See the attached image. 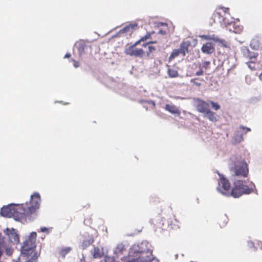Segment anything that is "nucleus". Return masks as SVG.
Returning <instances> with one entry per match:
<instances>
[{"mask_svg":"<svg viewBox=\"0 0 262 262\" xmlns=\"http://www.w3.org/2000/svg\"><path fill=\"white\" fill-rule=\"evenodd\" d=\"M253 191L252 187L246 185V182L243 180H235L231 189V196L238 198L244 194H250Z\"/></svg>","mask_w":262,"mask_h":262,"instance_id":"nucleus-1","label":"nucleus"},{"mask_svg":"<svg viewBox=\"0 0 262 262\" xmlns=\"http://www.w3.org/2000/svg\"><path fill=\"white\" fill-rule=\"evenodd\" d=\"M230 170L233 176L244 178L247 177L249 172L248 164L245 161L237 162Z\"/></svg>","mask_w":262,"mask_h":262,"instance_id":"nucleus-2","label":"nucleus"},{"mask_svg":"<svg viewBox=\"0 0 262 262\" xmlns=\"http://www.w3.org/2000/svg\"><path fill=\"white\" fill-rule=\"evenodd\" d=\"M14 212L13 217L16 221L25 220L31 215L30 211L28 210L25 204L15 205Z\"/></svg>","mask_w":262,"mask_h":262,"instance_id":"nucleus-3","label":"nucleus"},{"mask_svg":"<svg viewBox=\"0 0 262 262\" xmlns=\"http://www.w3.org/2000/svg\"><path fill=\"white\" fill-rule=\"evenodd\" d=\"M190 46L189 41H183L180 44V49H174L171 52L168 58V61H172L174 58L178 57L180 54L183 56H185L187 53L188 52V47Z\"/></svg>","mask_w":262,"mask_h":262,"instance_id":"nucleus-4","label":"nucleus"},{"mask_svg":"<svg viewBox=\"0 0 262 262\" xmlns=\"http://www.w3.org/2000/svg\"><path fill=\"white\" fill-rule=\"evenodd\" d=\"M36 248V244L34 241L31 239H26L21 247V253L24 255L29 256H32L35 254L36 256L37 253L35 251Z\"/></svg>","mask_w":262,"mask_h":262,"instance_id":"nucleus-5","label":"nucleus"},{"mask_svg":"<svg viewBox=\"0 0 262 262\" xmlns=\"http://www.w3.org/2000/svg\"><path fill=\"white\" fill-rule=\"evenodd\" d=\"M40 203V196L38 193L36 192L32 194L29 203H26L27 208L30 211L31 214L36 211L39 208Z\"/></svg>","mask_w":262,"mask_h":262,"instance_id":"nucleus-6","label":"nucleus"},{"mask_svg":"<svg viewBox=\"0 0 262 262\" xmlns=\"http://www.w3.org/2000/svg\"><path fill=\"white\" fill-rule=\"evenodd\" d=\"M138 45V43H136V42H135L132 46L126 48L124 51L125 54L130 56L139 57H143L145 54V52L142 49H138L136 48V47Z\"/></svg>","mask_w":262,"mask_h":262,"instance_id":"nucleus-7","label":"nucleus"},{"mask_svg":"<svg viewBox=\"0 0 262 262\" xmlns=\"http://www.w3.org/2000/svg\"><path fill=\"white\" fill-rule=\"evenodd\" d=\"M222 188L218 187L217 190L222 194L227 196H231V189L230 190V183L228 180L223 176H220Z\"/></svg>","mask_w":262,"mask_h":262,"instance_id":"nucleus-8","label":"nucleus"},{"mask_svg":"<svg viewBox=\"0 0 262 262\" xmlns=\"http://www.w3.org/2000/svg\"><path fill=\"white\" fill-rule=\"evenodd\" d=\"M194 103L197 111L200 113H204L209 109V103L200 99H194Z\"/></svg>","mask_w":262,"mask_h":262,"instance_id":"nucleus-9","label":"nucleus"},{"mask_svg":"<svg viewBox=\"0 0 262 262\" xmlns=\"http://www.w3.org/2000/svg\"><path fill=\"white\" fill-rule=\"evenodd\" d=\"M15 205H10L4 206L1 209V214L3 216L13 217Z\"/></svg>","mask_w":262,"mask_h":262,"instance_id":"nucleus-10","label":"nucleus"},{"mask_svg":"<svg viewBox=\"0 0 262 262\" xmlns=\"http://www.w3.org/2000/svg\"><path fill=\"white\" fill-rule=\"evenodd\" d=\"M91 252L94 258H101L104 254L103 248L101 247H94Z\"/></svg>","mask_w":262,"mask_h":262,"instance_id":"nucleus-11","label":"nucleus"},{"mask_svg":"<svg viewBox=\"0 0 262 262\" xmlns=\"http://www.w3.org/2000/svg\"><path fill=\"white\" fill-rule=\"evenodd\" d=\"M6 234L8 235L10 241L13 243H18L19 242L18 236L14 229L9 230L7 229Z\"/></svg>","mask_w":262,"mask_h":262,"instance_id":"nucleus-12","label":"nucleus"},{"mask_svg":"<svg viewBox=\"0 0 262 262\" xmlns=\"http://www.w3.org/2000/svg\"><path fill=\"white\" fill-rule=\"evenodd\" d=\"M165 110L172 114L180 115V110L174 105L167 104L165 107Z\"/></svg>","mask_w":262,"mask_h":262,"instance_id":"nucleus-13","label":"nucleus"},{"mask_svg":"<svg viewBox=\"0 0 262 262\" xmlns=\"http://www.w3.org/2000/svg\"><path fill=\"white\" fill-rule=\"evenodd\" d=\"M202 51L204 53L211 54L214 51V48L210 42H207L202 47Z\"/></svg>","mask_w":262,"mask_h":262,"instance_id":"nucleus-14","label":"nucleus"},{"mask_svg":"<svg viewBox=\"0 0 262 262\" xmlns=\"http://www.w3.org/2000/svg\"><path fill=\"white\" fill-rule=\"evenodd\" d=\"M167 73L171 78H176L179 76L177 68L167 66Z\"/></svg>","mask_w":262,"mask_h":262,"instance_id":"nucleus-15","label":"nucleus"},{"mask_svg":"<svg viewBox=\"0 0 262 262\" xmlns=\"http://www.w3.org/2000/svg\"><path fill=\"white\" fill-rule=\"evenodd\" d=\"M257 56V53L251 52L249 50H247L244 53V56L248 60V61H256Z\"/></svg>","mask_w":262,"mask_h":262,"instance_id":"nucleus-16","label":"nucleus"},{"mask_svg":"<svg viewBox=\"0 0 262 262\" xmlns=\"http://www.w3.org/2000/svg\"><path fill=\"white\" fill-rule=\"evenodd\" d=\"M153 224L156 230L158 229H161L162 230L164 229V220L160 217L154 220L153 221Z\"/></svg>","mask_w":262,"mask_h":262,"instance_id":"nucleus-17","label":"nucleus"},{"mask_svg":"<svg viewBox=\"0 0 262 262\" xmlns=\"http://www.w3.org/2000/svg\"><path fill=\"white\" fill-rule=\"evenodd\" d=\"M205 117H207L210 121L212 122H216L217 121V117L215 113L209 109L205 112Z\"/></svg>","mask_w":262,"mask_h":262,"instance_id":"nucleus-18","label":"nucleus"},{"mask_svg":"<svg viewBox=\"0 0 262 262\" xmlns=\"http://www.w3.org/2000/svg\"><path fill=\"white\" fill-rule=\"evenodd\" d=\"M138 26L137 24H130L124 27L122 30H121L120 32L122 33H132L135 28H137Z\"/></svg>","mask_w":262,"mask_h":262,"instance_id":"nucleus-19","label":"nucleus"},{"mask_svg":"<svg viewBox=\"0 0 262 262\" xmlns=\"http://www.w3.org/2000/svg\"><path fill=\"white\" fill-rule=\"evenodd\" d=\"M72 250V248L71 247H64L62 248L59 251L58 254L62 258H64L66 255L70 252V251Z\"/></svg>","mask_w":262,"mask_h":262,"instance_id":"nucleus-20","label":"nucleus"},{"mask_svg":"<svg viewBox=\"0 0 262 262\" xmlns=\"http://www.w3.org/2000/svg\"><path fill=\"white\" fill-rule=\"evenodd\" d=\"M154 33V32H147L146 34L143 36H142L140 39L137 40L136 43L140 44L141 42L145 41L148 39L151 38V35Z\"/></svg>","mask_w":262,"mask_h":262,"instance_id":"nucleus-21","label":"nucleus"},{"mask_svg":"<svg viewBox=\"0 0 262 262\" xmlns=\"http://www.w3.org/2000/svg\"><path fill=\"white\" fill-rule=\"evenodd\" d=\"M86 48V45L83 42H79L78 44L77 50L80 56H81L84 53V50Z\"/></svg>","mask_w":262,"mask_h":262,"instance_id":"nucleus-22","label":"nucleus"},{"mask_svg":"<svg viewBox=\"0 0 262 262\" xmlns=\"http://www.w3.org/2000/svg\"><path fill=\"white\" fill-rule=\"evenodd\" d=\"M125 250V247L122 244L117 245L115 250V253L116 254H122Z\"/></svg>","mask_w":262,"mask_h":262,"instance_id":"nucleus-23","label":"nucleus"},{"mask_svg":"<svg viewBox=\"0 0 262 262\" xmlns=\"http://www.w3.org/2000/svg\"><path fill=\"white\" fill-rule=\"evenodd\" d=\"M246 64L249 69L252 70H255L257 69L256 64H258V63L256 61H248L246 62Z\"/></svg>","mask_w":262,"mask_h":262,"instance_id":"nucleus-24","label":"nucleus"},{"mask_svg":"<svg viewBox=\"0 0 262 262\" xmlns=\"http://www.w3.org/2000/svg\"><path fill=\"white\" fill-rule=\"evenodd\" d=\"M151 45L152 44L149 45V46H148V51H147L146 53L147 56L148 57L150 56V53L155 52L156 50V48Z\"/></svg>","mask_w":262,"mask_h":262,"instance_id":"nucleus-25","label":"nucleus"},{"mask_svg":"<svg viewBox=\"0 0 262 262\" xmlns=\"http://www.w3.org/2000/svg\"><path fill=\"white\" fill-rule=\"evenodd\" d=\"M209 103L211 105L212 107L215 111L219 110L221 107L220 105L217 103L212 101H210Z\"/></svg>","mask_w":262,"mask_h":262,"instance_id":"nucleus-26","label":"nucleus"},{"mask_svg":"<svg viewBox=\"0 0 262 262\" xmlns=\"http://www.w3.org/2000/svg\"><path fill=\"white\" fill-rule=\"evenodd\" d=\"M37 234L35 232H32L30 237L27 239H31L34 241V243H36V239Z\"/></svg>","mask_w":262,"mask_h":262,"instance_id":"nucleus-27","label":"nucleus"},{"mask_svg":"<svg viewBox=\"0 0 262 262\" xmlns=\"http://www.w3.org/2000/svg\"><path fill=\"white\" fill-rule=\"evenodd\" d=\"M5 252L8 255L10 256L12 255L13 253V250L11 248L7 247L5 249Z\"/></svg>","mask_w":262,"mask_h":262,"instance_id":"nucleus-28","label":"nucleus"},{"mask_svg":"<svg viewBox=\"0 0 262 262\" xmlns=\"http://www.w3.org/2000/svg\"><path fill=\"white\" fill-rule=\"evenodd\" d=\"M210 62L209 61H205L203 63L202 67L205 69L209 68Z\"/></svg>","mask_w":262,"mask_h":262,"instance_id":"nucleus-29","label":"nucleus"},{"mask_svg":"<svg viewBox=\"0 0 262 262\" xmlns=\"http://www.w3.org/2000/svg\"><path fill=\"white\" fill-rule=\"evenodd\" d=\"M240 128L243 130V131L245 133H247V132L251 131V129L250 128L246 127L243 126H241Z\"/></svg>","mask_w":262,"mask_h":262,"instance_id":"nucleus-30","label":"nucleus"},{"mask_svg":"<svg viewBox=\"0 0 262 262\" xmlns=\"http://www.w3.org/2000/svg\"><path fill=\"white\" fill-rule=\"evenodd\" d=\"M4 242L3 238L2 239H0V257L1 256L2 254V250L4 246Z\"/></svg>","mask_w":262,"mask_h":262,"instance_id":"nucleus-31","label":"nucleus"},{"mask_svg":"<svg viewBox=\"0 0 262 262\" xmlns=\"http://www.w3.org/2000/svg\"><path fill=\"white\" fill-rule=\"evenodd\" d=\"M157 43V41H149V42H146L145 43H143L142 45V46L144 47H145L147 46H148L149 45H151V44H153V43Z\"/></svg>","mask_w":262,"mask_h":262,"instance_id":"nucleus-32","label":"nucleus"},{"mask_svg":"<svg viewBox=\"0 0 262 262\" xmlns=\"http://www.w3.org/2000/svg\"><path fill=\"white\" fill-rule=\"evenodd\" d=\"M197 80H198V79H197L196 78H194V79H191V81L192 82H193L194 84H195V85H196L199 86V85H201V83H200V82H198V81H196Z\"/></svg>","mask_w":262,"mask_h":262,"instance_id":"nucleus-33","label":"nucleus"},{"mask_svg":"<svg viewBox=\"0 0 262 262\" xmlns=\"http://www.w3.org/2000/svg\"><path fill=\"white\" fill-rule=\"evenodd\" d=\"M72 61L73 62V66L75 68H78L79 66V63L78 61L75 60L74 59H72Z\"/></svg>","mask_w":262,"mask_h":262,"instance_id":"nucleus-34","label":"nucleus"},{"mask_svg":"<svg viewBox=\"0 0 262 262\" xmlns=\"http://www.w3.org/2000/svg\"><path fill=\"white\" fill-rule=\"evenodd\" d=\"M248 246L250 248H254V243L253 242H251V241H250L248 243Z\"/></svg>","mask_w":262,"mask_h":262,"instance_id":"nucleus-35","label":"nucleus"},{"mask_svg":"<svg viewBox=\"0 0 262 262\" xmlns=\"http://www.w3.org/2000/svg\"><path fill=\"white\" fill-rule=\"evenodd\" d=\"M203 70H200V71H198L196 73V75L200 76V75H203Z\"/></svg>","mask_w":262,"mask_h":262,"instance_id":"nucleus-36","label":"nucleus"},{"mask_svg":"<svg viewBox=\"0 0 262 262\" xmlns=\"http://www.w3.org/2000/svg\"><path fill=\"white\" fill-rule=\"evenodd\" d=\"M236 139L238 140V141L240 142L243 140V137L242 135L237 136Z\"/></svg>","mask_w":262,"mask_h":262,"instance_id":"nucleus-37","label":"nucleus"},{"mask_svg":"<svg viewBox=\"0 0 262 262\" xmlns=\"http://www.w3.org/2000/svg\"><path fill=\"white\" fill-rule=\"evenodd\" d=\"M71 56V55L70 53H67L65 55L64 58H70Z\"/></svg>","mask_w":262,"mask_h":262,"instance_id":"nucleus-38","label":"nucleus"},{"mask_svg":"<svg viewBox=\"0 0 262 262\" xmlns=\"http://www.w3.org/2000/svg\"><path fill=\"white\" fill-rule=\"evenodd\" d=\"M220 14H219V13H215V14H213V16L214 18H215V17H220Z\"/></svg>","mask_w":262,"mask_h":262,"instance_id":"nucleus-39","label":"nucleus"},{"mask_svg":"<svg viewBox=\"0 0 262 262\" xmlns=\"http://www.w3.org/2000/svg\"><path fill=\"white\" fill-rule=\"evenodd\" d=\"M256 41V40L255 39H253L251 42V45H253L254 47H255V42Z\"/></svg>","mask_w":262,"mask_h":262,"instance_id":"nucleus-40","label":"nucleus"},{"mask_svg":"<svg viewBox=\"0 0 262 262\" xmlns=\"http://www.w3.org/2000/svg\"><path fill=\"white\" fill-rule=\"evenodd\" d=\"M47 230V229L45 227L41 228V231L42 232H44Z\"/></svg>","mask_w":262,"mask_h":262,"instance_id":"nucleus-41","label":"nucleus"},{"mask_svg":"<svg viewBox=\"0 0 262 262\" xmlns=\"http://www.w3.org/2000/svg\"><path fill=\"white\" fill-rule=\"evenodd\" d=\"M148 103L152 104L154 106L155 105V103L154 101H151L148 102Z\"/></svg>","mask_w":262,"mask_h":262,"instance_id":"nucleus-42","label":"nucleus"},{"mask_svg":"<svg viewBox=\"0 0 262 262\" xmlns=\"http://www.w3.org/2000/svg\"><path fill=\"white\" fill-rule=\"evenodd\" d=\"M93 241L89 240V241H88V245H90L91 244H92V243H93Z\"/></svg>","mask_w":262,"mask_h":262,"instance_id":"nucleus-43","label":"nucleus"},{"mask_svg":"<svg viewBox=\"0 0 262 262\" xmlns=\"http://www.w3.org/2000/svg\"><path fill=\"white\" fill-rule=\"evenodd\" d=\"M259 78L261 80H262V73L259 75Z\"/></svg>","mask_w":262,"mask_h":262,"instance_id":"nucleus-44","label":"nucleus"},{"mask_svg":"<svg viewBox=\"0 0 262 262\" xmlns=\"http://www.w3.org/2000/svg\"><path fill=\"white\" fill-rule=\"evenodd\" d=\"M221 221H222V220H220V222H219V225H220V226H222V225H221Z\"/></svg>","mask_w":262,"mask_h":262,"instance_id":"nucleus-45","label":"nucleus"},{"mask_svg":"<svg viewBox=\"0 0 262 262\" xmlns=\"http://www.w3.org/2000/svg\"><path fill=\"white\" fill-rule=\"evenodd\" d=\"M177 226L178 227V228H180L179 224H177Z\"/></svg>","mask_w":262,"mask_h":262,"instance_id":"nucleus-46","label":"nucleus"},{"mask_svg":"<svg viewBox=\"0 0 262 262\" xmlns=\"http://www.w3.org/2000/svg\"><path fill=\"white\" fill-rule=\"evenodd\" d=\"M175 221H176V222H179L177 221V219H175Z\"/></svg>","mask_w":262,"mask_h":262,"instance_id":"nucleus-47","label":"nucleus"},{"mask_svg":"<svg viewBox=\"0 0 262 262\" xmlns=\"http://www.w3.org/2000/svg\"><path fill=\"white\" fill-rule=\"evenodd\" d=\"M0 262H2L1 261H0Z\"/></svg>","mask_w":262,"mask_h":262,"instance_id":"nucleus-48","label":"nucleus"}]
</instances>
